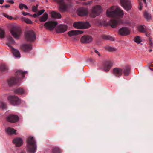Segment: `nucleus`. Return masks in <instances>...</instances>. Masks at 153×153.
Masks as SVG:
<instances>
[{
  "mask_svg": "<svg viewBox=\"0 0 153 153\" xmlns=\"http://www.w3.org/2000/svg\"><path fill=\"white\" fill-rule=\"evenodd\" d=\"M106 13L108 17L116 19H111L108 23V25L111 27L116 28L117 25L123 23L122 20L120 18L123 17L124 13L119 7H111L109 9L107 10Z\"/></svg>",
  "mask_w": 153,
  "mask_h": 153,
  "instance_id": "obj_1",
  "label": "nucleus"
},
{
  "mask_svg": "<svg viewBox=\"0 0 153 153\" xmlns=\"http://www.w3.org/2000/svg\"><path fill=\"white\" fill-rule=\"evenodd\" d=\"M27 72V71H23L21 70L17 71L15 74V76L11 78L8 80L9 85L11 86L18 83L22 79L25 77V74Z\"/></svg>",
  "mask_w": 153,
  "mask_h": 153,
  "instance_id": "obj_2",
  "label": "nucleus"
},
{
  "mask_svg": "<svg viewBox=\"0 0 153 153\" xmlns=\"http://www.w3.org/2000/svg\"><path fill=\"white\" fill-rule=\"evenodd\" d=\"M59 4L58 10L62 13H64L72 6L71 0H53Z\"/></svg>",
  "mask_w": 153,
  "mask_h": 153,
  "instance_id": "obj_3",
  "label": "nucleus"
},
{
  "mask_svg": "<svg viewBox=\"0 0 153 153\" xmlns=\"http://www.w3.org/2000/svg\"><path fill=\"white\" fill-rule=\"evenodd\" d=\"M27 151L30 153H35L37 149L36 141L34 138L30 136L27 140Z\"/></svg>",
  "mask_w": 153,
  "mask_h": 153,
  "instance_id": "obj_4",
  "label": "nucleus"
},
{
  "mask_svg": "<svg viewBox=\"0 0 153 153\" xmlns=\"http://www.w3.org/2000/svg\"><path fill=\"white\" fill-rule=\"evenodd\" d=\"M8 42L7 43V46L11 49V51L14 56L16 57H20V53L17 50L14 49L11 46V44L14 43L15 41L12 37L9 36L8 37Z\"/></svg>",
  "mask_w": 153,
  "mask_h": 153,
  "instance_id": "obj_5",
  "label": "nucleus"
},
{
  "mask_svg": "<svg viewBox=\"0 0 153 153\" xmlns=\"http://www.w3.org/2000/svg\"><path fill=\"white\" fill-rule=\"evenodd\" d=\"M73 27L77 29H81L89 28L90 25L88 22H74L73 25Z\"/></svg>",
  "mask_w": 153,
  "mask_h": 153,
  "instance_id": "obj_6",
  "label": "nucleus"
},
{
  "mask_svg": "<svg viewBox=\"0 0 153 153\" xmlns=\"http://www.w3.org/2000/svg\"><path fill=\"white\" fill-rule=\"evenodd\" d=\"M12 36L15 38H18L20 36L21 33L20 28L18 26L13 27L10 30Z\"/></svg>",
  "mask_w": 153,
  "mask_h": 153,
  "instance_id": "obj_7",
  "label": "nucleus"
},
{
  "mask_svg": "<svg viewBox=\"0 0 153 153\" xmlns=\"http://www.w3.org/2000/svg\"><path fill=\"white\" fill-rule=\"evenodd\" d=\"M25 37L27 40L30 42H33L36 39V35L32 30H29L26 32Z\"/></svg>",
  "mask_w": 153,
  "mask_h": 153,
  "instance_id": "obj_8",
  "label": "nucleus"
},
{
  "mask_svg": "<svg viewBox=\"0 0 153 153\" xmlns=\"http://www.w3.org/2000/svg\"><path fill=\"white\" fill-rule=\"evenodd\" d=\"M8 100L11 104L14 105H17L20 103V100L19 98L15 96H9Z\"/></svg>",
  "mask_w": 153,
  "mask_h": 153,
  "instance_id": "obj_9",
  "label": "nucleus"
},
{
  "mask_svg": "<svg viewBox=\"0 0 153 153\" xmlns=\"http://www.w3.org/2000/svg\"><path fill=\"white\" fill-rule=\"evenodd\" d=\"M120 2L121 6L126 11L131 10V5L129 0H120Z\"/></svg>",
  "mask_w": 153,
  "mask_h": 153,
  "instance_id": "obj_10",
  "label": "nucleus"
},
{
  "mask_svg": "<svg viewBox=\"0 0 153 153\" xmlns=\"http://www.w3.org/2000/svg\"><path fill=\"white\" fill-rule=\"evenodd\" d=\"M101 11V7L99 5H97L92 8L91 16L92 17H94L98 16Z\"/></svg>",
  "mask_w": 153,
  "mask_h": 153,
  "instance_id": "obj_11",
  "label": "nucleus"
},
{
  "mask_svg": "<svg viewBox=\"0 0 153 153\" xmlns=\"http://www.w3.org/2000/svg\"><path fill=\"white\" fill-rule=\"evenodd\" d=\"M57 24L56 22L48 21L45 23L44 26L46 29L52 30L55 28Z\"/></svg>",
  "mask_w": 153,
  "mask_h": 153,
  "instance_id": "obj_12",
  "label": "nucleus"
},
{
  "mask_svg": "<svg viewBox=\"0 0 153 153\" xmlns=\"http://www.w3.org/2000/svg\"><path fill=\"white\" fill-rule=\"evenodd\" d=\"M6 119L9 122L15 123L19 120V117L16 115L10 114L7 117Z\"/></svg>",
  "mask_w": 153,
  "mask_h": 153,
  "instance_id": "obj_13",
  "label": "nucleus"
},
{
  "mask_svg": "<svg viewBox=\"0 0 153 153\" xmlns=\"http://www.w3.org/2000/svg\"><path fill=\"white\" fill-rule=\"evenodd\" d=\"M67 28L65 25H60L56 27V30L57 33H63L67 30Z\"/></svg>",
  "mask_w": 153,
  "mask_h": 153,
  "instance_id": "obj_14",
  "label": "nucleus"
},
{
  "mask_svg": "<svg viewBox=\"0 0 153 153\" xmlns=\"http://www.w3.org/2000/svg\"><path fill=\"white\" fill-rule=\"evenodd\" d=\"M93 39L91 36L88 35H84L81 39V42L83 43H89L91 42Z\"/></svg>",
  "mask_w": 153,
  "mask_h": 153,
  "instance_id": "obj_15",
  "label": "nucleus"
},
{
  "mask_svg": "<svg viewBox=\"0 0 153 153\" xmlns=\"http://www.w3.org/2000/svg\"><path fill=\"white\" fill-rule=\"evenodd\" d=\"M88 13V10L84 7H81L77 10V13L80 16H85L87 15Z\"/></svg>",
  "mask_w": 153,
  "mask_h": 153,
  "instance_id": "obj_16",
  "label": "nucleus"
},
{
  "mask_svg": "<svg viewBox=\"0 0 153 153\" xmlns=\"http://www.w3.org/2000/svg\"><path fill=\"white\" fill-rule=\"evenodd\" d=\"M119 33L122 36H127L130 34V31L127 28L123 27L119 29Z\"/></svg>",
  "mask_w": 153,
  "mask_h": 153,
  "instance_id": "obj_17",
  "label": "nucleus"
},
{
  "mask_svg": "<svg viewBox=\"0 0 153 153\" xmlns=\"http://www.w3.org/2000/svg\"><path fill=\"white\" fill-rule=\"evenodd\" d=\"M113 73L116 76L119 77L122 75L123 71L121 69L116 68L113 69Z\"/></svg>",
  "mask_w": 153,
  "mask_h": 153,
  "instance_id": "obj_18",
  "label": "nucleus"
},
{
  "mask_svg": "<svg viewBox=\"0 0 153 153\" xmlns=\"http://www.w3.org/2000/svg\"><path fill=\"white\" fill-rule=\"evenodd\" d=\"M21 48L24 51L28 52L32 49V47L30 44H24L21 46Z\"/></svg>",
  "mask_w": 153,
  "mask_h": 153,
  "instance_id": "obj_19",
  "label": "nucleus"
},
{
  "mask_svg": "<svg viewBox=\"0 0 153 153\" xmlns=\"http://www.w3.org/2000/svg\"><path fill=\"white\" fill-rule=\"evenodd\" d=\"M83 33V31L80 30H73L68 32V35L69 36L76 35L79 34H81Z\"/></svg>",
  "mask_w": 153,
  "mask_h": 153,
  "instance_id": "obj_20",
  "label": "nucleus"
},
{
  "mask_svg": "<svg viewBox=\"0 0 153 153\" xmlns=\"http://www.w3.org/2000/svg\"><path fill=\"white\" fill-rule=\"evenodd\" d=\"M13 142L16 147H20L22 144V139L20 138H16L14 139Z\"/></svg>",
  "mask_w": 153,
  "mask_h": 153,
  "instance_id": "obj_21",
  "label": "nucleus"
},
{
  "mask_svg": "<svg viewBox=\"0 0 153 153\" xmlns=\"http://www.w3.org/2000/svg\"><path fill=\"white\" fill-rule=\"evenodd\" d=\"M112 64L110 61H106L103 66V70L105 71H108L112 66Z\"/></svg>",
  "mask_w": 153,
  "mask_h": 153,
  "instance_id": "obj_22",
  "label": "nucleus"
},
{
  "mask_svg": "<svg viewBox=\"0 0 153 153\" xmlns=\"http://www.w3.org/2000/svg\"><path fill=\"white\" fill-rule=\"evenodd\" d=\"M48 18V14L47 13H45L42 16L40 17L39 20L41 22H44L47 20Z\"/></svg>",
  "mask_w": 153,
  "mask_h": 153,
  "instance_id": "obj_23",
  "label": "nucleus"
},
{
  "mask_svg": "<svg viewBox=\"0 0 153 153\" xmlns=\"http://www.w3.org/2000/svg\"><path fill=\"white\" fill-rule=\"evenodd\" d=\"M130 68L128 66L125 67L123 68V73L125 76H128L129 75L130 72Z\"/></svg>",
  "mask_w": 153,
  "mask_h": 153,
  "instance_id": "obj_24",
  "label": "nucleus"
},
{
  "mask_svg": "<svg viewBox=\"0 0 153 153\" xmlns=\"http://www.w3.org/2000/svg\"><path fill=\"white\" fill-rule=\"evenodd\" d=\"M52 17L56 18H60L61 17V15L60 14L56 12H53L51 13Z\"/></svg>",
  "mask_w": 153,
  "mask_h": 153,
  "instance_id": "obj_25",
  "label": "nucleus"
},
{
  "mask_svg": "<svg viewBox=\"0 0 153 153\" xmlns=\"http://www.w3.org/2000/svg\"><path fill=\"white\" fill-rule=\"evenodd\" d=\"M7 133L9 134H15L16 130L11 128H8L6 129Z\"/></svg>",
  "mask_w": 153,
  "mask_h": 153,
  "instance_id": "obj_26",
  "label": "nucleus"
},
{
  "mask_svg": "<svg viewBox=\"0 0 153 153\" xmlns=\"http://www.w3.org/2000/svg\"><path fill=\"white\" fill-rule=\"evenodd\" d=\"M14 93L17 94H22L25 93V91L22 88H19L14 90Z\"/></svg>",
  "mask_w": 153,
  "mask_h": 153,
  "instance_id": "obj_27",
  "label": "nucleus"
},
{
  "mask_svg": "<svg viewBox=\"0 0 153 153\" xmlns=\"http://www.w3.org/2000/svg\"><path fill=\"white\" fill-rule=\"evenodd\" d=\"M8 70V67L5 65L2 64L0 65V71H1L4 72Z\"/></svg>",
  "mask_w": 153,
  "mask_h": 153,
  "instance_id": "obj_28",
  "label": "nucleus"
},
{
  "mask_svg": "<svg viewBox=\"0 0 153 153\" xmlns=\"http://www.w3.org/2000/svg\"><path fill=\"white\" fill-rule=\"evenodd\" d=\"M144 16L147 21L151 19V15L146 11L144 13Z\"/></svg>",
  "mask_w": 153,
  "mask_h": 153,
  "instance_id": "obj_29",
  "label": "nucleus"
},
{
  "mask_svg": "<svg viewBox=\"0 0 153 153\" xmlns=\"http://www.w3.org/2000/svg\"><path fill=\"white\" fill-rule=\"evenodd\" d=\"M102 38L105 40H109L111 41L114 40V38L109 36L103 35Z\"/></svg>",
  "mask_w": 153,
  "mask_h": 153,
  "instance_id": "obj_30",
  "label": "nucleus"
},
{
  "mask_svg": "<svg viewBox=\"0 0 153 153\" xmlns=\"http://www.w3.org/2000/svg\"><path fill=\"white\" fill-rule=\"evenodd\" d=\"M146 26L144 25H140L138 27V30L139 31L144 33L145 32Z\"/></svg>",
  "mask_w": 153,
  "mask_h": 153,
  "instance_id": "obj_31",
  "label": "nucleus"
},
{
  "mask_svg": "<svg viewBox=\"0 0 153 153\" xmlns=\"http://www.w3.org/2000/svg\"><path fill=\"white\" fill-rule=\"evenodd\" d=\"M105 49L106 50L110 52H114L116 51L117 50V49L115 48L110 46L105 47Z\"/></svg>",
  "mask_w": 153,
  "mask_h": 153,
  "instance_id": "obj_32",
  "label": "nucleus"
},
{
  "mask_svg": "<svg viewBox=\"0 0 153 153\" xmlns=\"http://www.w3.org/2000/svg\"><path fill=\"white\" fill-rule=\"evenodd\" d=\"M22 20L27 24H32L33 23V22L30 20L28 18H26L25 17H23L22 18Z\"/></svg>",
  "mask_w": 153,
  "mask_h": 153,
  "instance_id": "obj_33",
  "label": "nucleus"
},
{
  "mask_svg": "<svg viewBox=\"0 0 153 153\" xmlns=\"http://www.w3.org/2000/svg\"><path fill=\"white\" fill-rule=\"evenodd\" d=\"M134 41L135 42L138 44H139L142 42L140 37L138 36H137L135 37Z\"/></svg>",
  "mask_w": 153,
  "mask_h": 153,
  "instance_id": "obj_34",
  "label": "nucleus"
},
{
  "mask_svg": "<svg viewBox=\"0 0 153 153\" xmlns=\"http://www.w3.org/2000/svg\"><path fill=\"white\" fill-rule=\"evenodd\" d=\"M7 107L6 104L5 103L0 101V108L3 109L6 108Z\"/></svg>",
  "mask_w": 153,
  "mask_h": 153,
  "instance_id": "obj_35",
  "label": "nucleus"
},
{
  "mask_svg": "<svg viewBox=\"0 0 153 153\" xmlns=\"http://www.w3.org/2000/svg\"><path fill=\"white\" fill-rule=\"evenodd\" d=\"M60 150L58 147L53 148L52 150V153H60Z\"/></svg>",
  "mask_w": 153,
  "mask_h": 153,
  "instance_id": "obj_36",
  "label": "nucleus"
},
{
  "mask_svg": "<svg viewBox=\"0 0 153 153\" xmlns=\"http://www.w3.org/2000/svg\"><path fill=\"white\" fill-rule=\"evenodd\" d=\"M38 7V5H36V6H33L32 7V11L36 13L37 12Z\"/></svg>",
  "mask_w": 153,
  "mask_h": 153,
  "instance_id": "obj_37",
  "label": "nucleus"
},
{
  "mask_svg": "<svg viewBox=\"0 0 153 153\" xmlns=\"http://www.w3.org/2000/svg\"><path fill=\"white\" fill-rule=\"evenodd\" d=\"M4 36V31L3 30L0 29V37L3 38Z\"/></svg>",
  "mask_w": 153,
  "mask_h": 153,
  "instance_id": "obj_38",
  "label": "nucleus"
},
{
  "mask_svg": "<svg viewBox=\"0 0 153 153\" xmlns=\"http://www.w3.org/2000/svg\"><path fill=\"white\" fill-rule=\"evenodd\" d=\"M45 10L44 9H42L40 11H38L37 12L38 15H40L42 14L45 12Z\"/></svg>",
  "mask_w": 153,
  "mask_h": 153,
  "instance_id": "obj_39",
  "label": "nucleus"
},
{
  "mask_svg": "<svg viewBox=\"0 0 153 153\" xmlns=\"http://www.w3.org/2000/svg\"><path fill=\"white\" fill-rule=\"evenodd\" d=\"M4 16L5 17L7 18L10 20H12L13 19V17L11 16L8 15H7L6 14H4Z\"/></svg>",
  "mask_w": 153,
  "mask_h": 153,
  "instance_id": "obj_40",
  "label": "nucleus"
},
{
  "mask_svg": "<svg viewBox=\"0 0 153 153\" xmlns=\"http://www.w3.org/2000/svg\"><path fill=\"white\" fill-rule=\"evenodd\" d=\"M19 7L20 9H23L24 8V4H20L19 5Z\"/></svg>",
  "mask_w": 153,
  "mask_h": 153,
  "instance_id": "obj_41",
  "label": "nucleus"
},
{
  "mask_svg": "<svg viewBox=\"0 0 153 153\" xmlns=\"http://www.w3.org/2000/svg\"><path fill=\"white\" fill-rule=\"evenodd\" d=\"M139 10H141L142 9V7H143L142 6V4L141 2H140L139 3Z\"/></svg>",
  "mask_w": 153,
  "mask_h": 153,
  "instance_id": "obj_42",
  "label": "nucleus"
},
{
  "mask_svg": "<svg viewBox=\"0 0 153 153\" xmlns=\"http://www.w3.org/2000/svg\"><path fill=\"white\" fill-rule=\"evenodd\" d=\"M94 52L96 53H97L98 55V56H100V53H99V52L96 50H95V49H94Z\"/></svg>",
  "mask_w": 153,
  "mask_h": 153,
  "instance_id": "obj_43",
  "label": "nucleus"
},
{
  "mask_svg": "<svg viewBox=\"0 0 153 153\" xmlns=\"http://www.w3.org/2000/svg\"><path fill=\"white\" fill-rule=\"evenodd\" d=\"M7 2L11 4H13L14 3L13 1V0H6Z\"/></svg>",
  "mask_w": 153,
  "mask_h": 153,
  "instance_id": "obj_44",
  "label": "nucleus"
},
{
  "mask_svg": "<svg viewBox=\"0 0 153 153\" xmlns=\"http://www.w3.org/2000/svg\"><path fill=\"white\" fill-rule=\"evenodd\" d=\"M149 68L150 70H153V64H150V65H149Z\"/></svg>",
  "mask_w": 153,
  "mask_h": 153,
  "instance_id": "obj_45",
  "label": "nucleus"
},
{
  "mask_svg": "<svg viewBox=\"0 0 153 153\" xmlns=\"http://www.w3.org/2000/svg\"><path fill=\"white\" fill-rule=\"evenodd\" d=\"M22 14L25 16H26L27 15H30V14L28 13L23 12L22 13Z\"/></svg>",
  "mask_w": 153,
  "mask_h": 153,
  "instance_id": "obj_46",
  "label": "nucleus"
},
{
  "mask_svg": "<svg viewBox=\"0 0 153 153\" xmlns=\"http://www.w3.org/2000/svg\"><path fill=\"white\" fill-rule=\"evenodd\" d=\"M38 16H39L38 15V14H37V13H35V14H34L33 16H32L31 15V16H33V17H34V18H36V17Z\"/></svg>",
  "mask_w": 153,
  "mask_h": 153,
  "instance_id": "obj_47",
  "label": "nucleus"
},
{
  "mask_svg": "<svg viewBox=\"0 0 153 153\" xmlns=\"http://www.w3.org/2000/svg\"><path fill=\"white\" fill-rule=\"evenodd\" d=\"M88 60L90 62L92 63H93L94 62V60L92 58H89L88 59Z\"/></svg>",
  "mask_w": 153,
  "mask_h": 153,
  "instance_id": "obj_48",
  "label": "nucleus"
},
{
  "mask_svg": "<svg viewBox=\"0 0 153 153\" xmlns=\"http://www.w3.org/2000/svg\"><path fill=\"white\" fill-rule=\"evenodd\" d=\"M2 7H4L6 8H8L10 7V5L8 4H6L4 6H2Z\"/></svg>",
  "mask_w": 153,
  "mask_h": 153,
  "instance_id": "obj_49",
  "label": "nucleus"
},
{
  "mask_svg": "<svg viewBox=\"0 0 153 153\" xmlns=\"http://www.w3.org/2000/svg\"><path fill=\"white\" fill-rule=\"evenodd\" d=\"M4 2V0H0V4H2Z\"/></svg>",
  "mask_w": 153,
  "mask_h": 153,
  "instance_id": "obj_50",
  "label": "nucleus"
},
{
  "mask_svg": "<svg viewBox=\"0 0 153 153\" xmlns=\"http://www.w3.org/2000/svg\"><path fill=\"white\" fill-rule=\"evenodd\" d=\"M24 8H25V9H27L28 8V7L26 5L24 4Z\"/></svg>",
  "mask_w": 153,
  "mask_h": 153,
  "instance_id": "obj_51",
  "label": "nucleus"
},
{
  "mask_svg": "<svg viewBox=\"0 0 153 153\" xmlns=\"http://www.w3.org/2000/svg\"><path fill=\"white\" fill-rule=\"evenodd\" d=\"M91 3V1H88V2L86 4H89L90 3Z\"/></svg>",
  "mask_w": 153,
  "mask_h": 153,
  "instance_id": "obj_52",
  "label": "nucleus"
},
{
  "mask_svg": "<svg viewBox=\"0 0 153 153\" xmlns=\"http://www.w3.org/2000/svg\"><path fill=\"white\" fill-rule=\"evenodd\" d=\"M144 3L145 4H146V0H143Z\"/></svg>",
  "mask_w": 153,
  "mask_h": 153,
  "instance_id": "obj_53",
  "label": "nucleus"
},
{
  "mask_svg": "<svg viewBox=\"0 0 153 153\" xmlns=\"http://www.w3.org/2000/svg\"><path fill=\"white\" fill-rule=\"evenodd\" d=\"M149 41H150V42L151 45H152V42H151V39H149Z\"/></svg>",
  "mask_w": 153,
  "mask_h": 153,
  "instance_id": "obj_54",
  "label": "nucleus"
},
{
  "mask_svg": "<svg viewBox=\"0 0 153 153\" xmlns=\"http://www.w3.org/2000/svg\"><path fill=\"white\" fill-rule=\"evenodd\" d=\"M152 51V50L151 49H150L149 50V52H151Z\"/></svg>",
  "mask_w": 153,
  "mask_h": 153,
  "instance_id": "obj_55",
  "label": "nucleus"
},
{
  "mask_svg": "<svg viewBox=\"0 0 153 153\" xmlns=\"http://www.w3.org/2000/svg\"><path fill=\"white\" fill-rule=\"evenodd\" d=\"M21 153H25V152H22Z\"/></svg>",
  "mask_w": 153,
  "mask_h": 153,
  "instance_id": "obj_56",
  "label": "nucleus"
}]
</instances>
